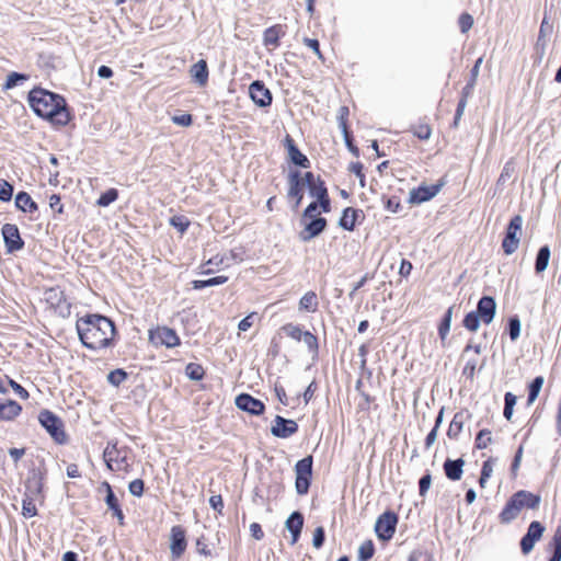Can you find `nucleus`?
Wrapping results in <instances>:
<instances>
[{
    "mask_svg": "<svg viewBox=\"0 0 561 561\" xmlns=\"http://www.w3.org/2000/svg\"><path fill=\"white\" fill-rule=\"evenodd\" d=\"M76 329L82 345L92 351L113 346L116 334L114 322L99 313H89L77 320Z\"/></svg>",
    "mask_w": 561,
    "mask_h": 561,
    "instance_id": "obj_1",
    "label": "nucleus"
},
{
    "mask_svg": "<svg viewBox=\"0 0 561 561\" xmlns=\"http://www.w3.org/2000/svg\"><path fill=\"white\" fill-rule=\"evenodd\" d=\"M28 104L38 116L54 125L65 126L70 121L65 99L47 90L33 89L28 94Z\"/></svg>",
    "mask_w": 561,
    "mask_h": 561,
    "instance_id": "obj_2",
    "label": "nucleus"
},
{
    "mask_svg": "<svg viewBox=\"0 0 561 561\" xmlns=\"http://www.w3.org/2000/svg\"><path fill=\"white\" fill-rule=\"evenodd\" d=\"M38 422L50 435L56 444L64 445L67 443V435L64 430V423L60 417L49 410L39 412Z\"/></svg>",
    "mask_w": 561,
    "mask_h": 561,
    "instance_id": "obj_3",
    "label": "nucleus"
},
{
    "mask_svg": "<svg viewBox=\"0 0 561 561\" xmlns=\"http://www.w3.org/2000/svg\"><path fill=\"white\" fill-rule=\"evenodd\" d=\"M127 447L118 448L116 440L107 442V445L103 451V460L106 468L111 471L122 470L129 466L127 459Z\"/></svg>",
    "mask_w": 561,
    "mask_h": 561,
    "instance_id": "obj_4",
    "label": "nucleus"
},
{
    "mask_svg": "<svg viewBox=\"0 0 561 561\" xmlns=\"http://www.w3.org/2000/svg\"><path fill=\"white\" fill-rule=\"evenodd\" d=\"M44 299L54 311L67 318L71 312V304L67 300L64 290L60 287H50L44 291Z\"/></svg>",
    "mask_w": 561,
    "mask_h": 561,
    "instance_id": "obj_5",
    "label": "nucleus"
},
{
    "mask_svg": "<svg viewBox=\"0 0 561 561\" xmlns=\"http://www.w3.org/2000/svg\"><path fill=\"white\" fill-rule=\"evenodd\" d=\"M523 217L515 215L508 222L502 248L505 254H513L519 244V234L522 233Z\"/></svg>",
    "mask_w": 561,
    "mask_h": 561,
    "instance_id": "obj_6",
    "label": "nucleus"
},
{
    "mask_svg": "<svg viewBox=\"0 0 561 561\" xmlns=\"http://www.w3.org/2000/svg\"><path fill=\"white\" fill-rule=\"evenodd\" d=\"M398 515L393 511L383 512L378 516L375 524L376 536L382 541L390 540L396 533Z\"/></svg>",
    "mask_w": 561,
    "mask_h": 561,
    "instance_id": "obj_7",
    "label": "nucleus"
},
{
    "mask_svg": "<svg viewBox=\"0 0 561 561\" xmlns=\"http://www.w3.org/2000/svg\"><path fill=\"white\" fill-rule=\"evenodd\" d=\"M444 185L445 182L442 180L434 184L422 183L410 191L408 203L412 205H420L428 202L439 193Z\"/></svg>",
    "mask_w": 561,
    "mask_h": 561,
    "instance_id": "obj_8",
    "label": "nucleus"
},
{
    "mask_svg": "<svg viewBox=\"0 0 561 561\" xmlns=\"http://www.w3.org/2000/svg\"><path fill=\"white\" fill-rule=\"evenodd\" d=\"M149 341L154 346H165L168 348L180 345L181 341L175 330L168 327H158L149 331Z\"/></svg>",
    "mask_w": 561,
    "mask_h": 561,
    "instance_id": "obj_9",
    "label": "nucleus"
},
{
    "mask_svg": "<svg viewBox=\"0 0 561 561\" xmlns=\"http://www.w3.org/2000/svg\"><path fill=\"white\" fill-rule=\"evenodd\" d=\"M309 180H320V178H288L287 198L293 210L299 208Z\"/></svg>",
    "mask_w": 561,
    "mask_h": 561,
    "instance_id": "obj_10",
    "label": "nucleus"
},
{
    "mask_svg": "<svg viewBox=\"0 0 561 561\" xmlns=\"http://www.w3.org/2000/svg\"><path fill=\"white\" fill-rule=\"evenodd\" d=\"M1 234L8 253H14L24 248V241L16 225L4 224L1 228Z\"/></svg>",
    "mask_w": 561,
    "mask_h": 561,
    "instance_id": "obj_11",
    "label": "nucleus"
},
{
    "mask_svg": "<svg viewBox=\"0 0 561 561\" xmlns=\"http://www.w3.org/2000/svg\"><path fill=\"white\" fill-rule=\"evenodd\" d=\"M545 531V526L538 522L534 520L529 524L526 534L520 539V550L523 554H528L534 549L536 542L540 540Z\"/></svg>",
    "mask_w": 561,
    "mask_h": 561,
    "instance_id": "obj_12",
    "label": "nucleus"
},
{
    "mask_svg": "<svg viewBox=\"0 0 561 561\" xmlns=\"http://www.w3.org/2000/svg\"><path fill=\"white\" fill-rule=\"evenodd\" d=\"M236 407L244 412H248L251 415H262L265 411V404L252 397L249 393H240L236 397L234 400Z\"/></svg>",
    "mask_w": 561,
    "mask_h": 561,
    "instance_id": "obj_13",
    "label": "nucleus"
},
{
    "mask_svg": "<svg viewBox=\"0 0 561 561\" xmlns=\"http://www.w3.org/2000/svg\"><path fill=\"white\" fill-rule=\"evenodd\" d=\"M298 428L296 421L276 415L271 427V434L277 438H288L296 434Z\"/></svg>",
    "mask_w": 561,
    "mask_h": 561,
    "instance_id": "obj_14",
    "label": "nucleus"
},
{
    "mask_svg": "<svg viewBox=\"0 0 561 561\" xmlns=\"http://www.w3.org/2000/svg\"><path fill=\"white\" fill-rule=\"evenodd\" d=\"M186 533L185 529L175 525L171 528L170 534V551L173 559H179L186 550Z\"/></svg>",
    "mask_w": 561,
    "mask_h": 561,
    "instance_id": "obj_15",
    "label": "nucleus"
},
{
    "mask_svg": "<svg viewBox=\"0 0 561 561\" xmlns=\"http://www.w3.org/2000/svg\"><path fill=\"white\" fill-rule=\"evenodd\" d=\"M309 221L305 224L304 229L299 233L301 241L307 242L320 236L327 228L328 221L324 217L318 216L308 218Z\"/></svg>",
    "mask_w": 561,
    "mask_h": 561,
    "instance_id": "obj_16",
    "label": "nucleus"
},
{
    "mask_svg": "<svg viewBox=\"0 0 561 561\" xmlns=\"http://www.w3.org/2000/svg\"><path fill=\"white\" fill-rule=\"evenodd\" d=\"M474 311L484 324H490L494 320L496 313V301L494 297L486 295L482 296L479 299Z\"/></svg>",
    "mask_w": 561,
    "mask_h": 561,
    "instance_id": "obj_17",
    "label": "nucleus"
},
{
    "mask_svg": "<svg viewBox=\"0 0 561 561\" xmlns=\"http://www.w3.org/2000/svg\"><path fill=\"white\" fill-rule=\"evenodd\" d=\"M522 507V502L517 497V493L515 492L505 503L503 510L499 514V520L501 524H510L519 515Z\"/></svg>",
    "mask_w": 561,
    "mask_h": 561,
    "instance_id": "obj_18",
    "label": "nucleus"
},
{
    "mask_svg": "<svg viewBox=\"0 0 561 561\" xmlns=\"http://www.w3.org/2000/svg\"><path fill=\"white\" fill-rule=\"evenodd\" d=\"M251 100L259 106L265 107L272 103V94L261 81H254L249 87Z\"/></svg>",
    "mask_w": 561,
    "mask_h": 561,
    "instance_id": "obj_19",
    "label": "nucleus"
},
{
    "mask_svg": "<svg viewBox=\"0 0 561 561\" xmlns=\"http://www.w3.org/2000/svg\"><path fill=\"white\" fill-rule=\"evenodd\" d=\"M22 412V405L15 400L0 399V422L14 421Z\"/></svg>",
    "mask_w": 561,
    "mask_h": 561,
    "instance_id": "obj_20",
    "label": "nucleus"
},
{
    "mask_svg": "<svg viewBox=\"0 0 561 561\" xmlns=\"http://www.w3.org/2000/svg\"><path fill=\"white\" fill-rule=\"evenodd\" d=\"M304 515L299 511L293 512L286 519L285 527L291 535V545L298 541L304 527Z\"/></svg>",
    "mask_w": 561,
    "mask_h": 561,
    "instance_id": "obj_21",
    "label": "nucleus"
},
{
    "mask_svg": "<svg viewBox=\"0 0 561 561\" xmlns=\"http://www.w3.org/2000/svg\"><path fill=\"white\" fill-rule=\"evenodd\" d=\"M465 460L462 458L450 459L447 458L443 463L444 473L447 479L458 481L463 473Z\"/></svg>",
    "mask_w": 561,
    "mask_h": 561,
    "instance_id": "obj_22",
    "label": "nucleus"
},
{
    "mask_svg": "<svg viewBox=\"0 0 561 561\" xmlns=\"http://www.w3.org/2000/svg\"><path fill=\"white\" fill-rule=\"evenodd\" d=\"M15 207L22 213L34 214L38 210V205L31 195L24 191L15 195Z\"/></svg>",
    "mask_w": 561,
    "mask_h": 561,
    "instance_id": "obj_23",
    "label": "nucleus"
},
{
    "mask_svg": "<svg viewBox=\"0 0 561 561\" xmlns=\"http://www.w3.org/2000/svg\"><path fill=\"white\" fill-rule=\"evenodd\" d=\"M360 214V209L346 207L339 219V226L346 231H353L355 229L357 218Z\"/></svg>",
    "mask_w": 561,
    "mask_h": 561,
    "instance_id": "obj_24",
    "label": "nucleus"
},
{
    "mask_svg": "<svg viewBox=\"0 0 561 561\" xmlns=\"http://www.w3.org/2000/svg\"><path fill=\"white\" fill-rule=\"evenodd\" d=\"M285 34L283 26L279 24L273 25L264 31L263 43L266 47L275 49L279 45V38Z\"/></svg>",
    "mask_w": 561,
    "mask_h": 561,
    "instance_id": "obj_25",
    "label": "nucleus"
},
{
    "mask_svg": "<svg viewBox=\"0 0 561 561\" xmlns=\"http://www.w3.org/2000/svg\"><path fill=\"white\" fill-rule=\"evenodd\" d=\"M104 502L107 508L112 512L113 516L117 518L119 525H124L125 515L113 489L108 490V494L105 495Z\"/></svg>",
    "mask_w": 561,
    "mask_h": 561,
    "instance_id": "obj_26",
    "label": "nucleus"
},
{
    "mask_svg": "<svg viewBox=\"0 0 561 561\" xmlns=\"http://www.w3.org/2000/svg\"><path fill=\"white\" fill-rule=\"evenodd\" d=\"M190 73L192 78L201 85H205L208 80V68L205 60H199L196 64H194L191 69Z\"/></svg>",
    "mask_w": 561,
    "mask_h": 561,
    "instance_id": "obj_27",
    "label": "nucleus"
},
{
    "mask_svg": "<svg viewBox=\"0 0 561 561\" xmlns=\"http://www.w3.org/2000/svg\"><path fill=\"white\" fill-rule=\"evenodd\" d=\"M551 251L549 245H542L539 248L536 260H535V272L540 274L545 272L549 265Z\"/></svg>",
    "mask_w": 561,
    "mask_h": 561,
    "instance_id": "obj_28",
    "label": "nucleus"
},
{
    "mask_svg": "<svg viewBox=\"0 0 561 561\" xmlns=\"http://www.w3.org/2000/svg\"><path fill=\"white\" fill-rule=\"evenodd\" d=\"M517 497L522 502L523 508L535 510L539 506L541 497L538 494L531 493L526 490L517 491Z\"/></svg>",
    "mask_w": 561,
    "mask_h": 561,
    "instance_id": "obj_29",
    "label": "nucleus"
},
{
    "mask_svg": "<svg viewBox=\"0 0 561 561\" xmlns=\"http://www.w3.org/2000/svg\"><path fill=\"white\" fill-rule=\"evenodd\" d=\"M463 423H465L463 412H457L454 415V417L449 424V427L447 431V436L450 439H457L463 428Z\"/></svg>",
    "mask_w": 561,
    "mask_h": 561,
    "instance_id": "obj_30",
    "label": "nucleus"
},
{
    "mask_svg": "<svg viewBox=\"0 0 561 561\" xmlns=\"http://www.w3.org/2000/svg\"><path fill=\"white\" fill-rule=\"evenodd\" d=\"M228 280L227 276L218 275L215 277H210L207 279H196L192 282V286L194 289L199 290L206 287L219 286L225 284Z\"/></svg>",
    "mask_w": 561,
    "mask_h": 561,
    "instance_id": "obj_31",
    "label": "nucleus"
},
{
    "mask_svg": "<svg viewBox=\"0 0 561 561\" xmlns=\"http://www.w3.org/2000/svg\"><path fill=\"white\" fill-rule=\"evenodd\" d=\"M299 309L308 312H316L318 298L314 291H307L299 300Z\"/></svg>",
    "mask_w": 561,
    "mask_h": 561,
    "instance_id": "obj_32",
    "label": "nucleus"
},
{
    "mask_svg": "<svg viewBox=\"0 0 561 561\" xmlns=\"http://www.w3.org/2000/svg\"><path fill=\"white\" fill-rule=\"evenodd\" d=\"M545 379L542 376L535 377L528 385V397L527 404H533L539 396V392L543 386Z\"/></svg>",
    "mask_w": 561,
    "mask_h": 561,
    "instance_id": "obj_33",
    "label": "nucleus"
},
{
    "mask_svg": "<svg viewBox=\"0 0 561 561\" xmlns=\"http://www.w3.org/2000/svg\"><path fill=\"white\" fill-rule=\"evenodd\" d=\"M312 465L313 459L311 456L298 460L295 465L296 476L312 477Z\"/></svg>",
    "mask_w": 561,
    "mask_h": 561,
    "instance_id": "obj_34",
    "label": "nucleus"
},
{
    "mask_svg": "<svg viewBox=\"0 0 561 561\" xmlns=\"http://www.w3.org/2000/svg\"><path fill=\"white\" fill-rule=\"evenodd\" d=\"M453 310H454V307L451 306L445 311V313L440 320V323L438 325V335L442 341H444L449 333L451 318H453Z\"/></svg>",
    "mask_w": 561,
    "mask_h": 561,
    "instance_id": "obj_35",
    "label": "nucleus"
},
{
    "mask_svg": "<svg viewBox=\"0 0 561 561\" xmlns=\"http://www.w3.org/2000/svg\"><path fill=\"white\" fill-rule=\"evenodd\" d=\"M288 156L293 163L304 168H308L309 161L305 154H302L293 144L288 140Z\"/></svg>",
    "mask_w": 561,
    "mask_h": 561,
    "instance_id": "obj_36",
    "label": "nucleus"
},
{
    "mask_svg": "<svg viewBox=\"0 0 561 561\" xmlns=\"http://www.w3.org/2000/svg\"><path fill=\"white\" fill-rule=\"evenodd\" d=\"M217 260V257H214V259H210L208 261V264H222V263H227V265L229 264L230 261H234V262H242L243 261V251L242 249H232L229 251L228 254H225L219 261H215Z\"/></svg>",
    "mask_w": 561,
    "mask_h": 561,
    "instance_id": "obj_37",
    "label": "nucleus"
},
{
    "mask_svg": "<svg viewBox=\"0 0 561 561\" xmlns=\"http://www.w3.org/2000/svg\"><path fill=\"white\" fill-rule=\"evenodd\" d=\"M550 546L552 548V556L548 561H561V525L557 527Z\"/></svg>",
    "mask_w": 561,
    "mask_h": 561,
    "instance_id": "obj_38",
    "label": "nucleus"
},
{
    "mask_svg": "<svg viewBox=\"0 0 561 561\" xmlns=\"http://www.w3.org/2000/svg\"><path fill=\"white\" fill-rule=\"evenodd\" d=\"M522 323L517 314L511 316L507 320V333L512 341H516L520 335Z\"/></svg>",
    "mask_w": 561,
    "mask_h": 561,
    "instance_id": "obj_39",
    "label": "nucleus"
},
{
    "mask_svg": "<svg viewBox=\"0 0 561 561\" xmlns=\"http://www.w3.org/2000/svg\"><path fill=\"white\" fill-rule=\"evenodd\" d=\"M301 341L306 344L309 353L312 355V358H317L319 354V342L318 337L312 334L310 331H306Z\"/></svg>",
    "mask_w": 561,
    "mask_h": 561,
    "instance_id": "obj_40",
    "label": "nucleus"
},
{
    "mask_svg": "<svg viewBox=\"0 0 561 561\" xmlns=\"http://www.w3.org/2000/svg\"><path fill=\"white\" fill-rule=\"evenodd\" d=\"M375 554V545L371 540L364 541L358 548L357 560L369 561Z\"/></svg>",
    "mask_w": 561,
    "mask_h": 561,
    "instance_id": "obj_41",
    "label": "nucleus"
},
{
    "mask_svg": "<svg viewBox=\"0 0 561 561\" xmlns=\"http://www.w3.org/2000/svg\"><path fill=\"white\" fill-rule=\"evenodd\" d=\"M185 374L188 379L199 381L204 378L205 370L199 364L188 363L185 367Z\"/></svg>",
    "mask_w": 561,
    "mask_h": 561,
    "instance_id": "obj_42",
    "label": "nucleus"
},
{
    "mask_svg": "<svg viewBox=\"0 0 561 561\" xmlns=\"http://www.w3.org/2000/svg\"><path fill=\"white\" fill-rule=\"evenodd\" d=\"M128 374L123 368H116L108 373L107 382L114 387H119L126 379Z\"/></svg>",
    "mask_w": 561,
    "mask_h": 561,
    "instance_id": "obj_43",
    "label": "nucleus"
},
{
    "mask_svg": "<svg viewBox=\"0 0 561 561\" xmlns=\"http://www.w3.org/2000/svg\"><path fill=\"white\" fill-rule=\"evenodd\" d=\"M118 198V191L116 188H108L103 192L96 201L100 207H107Z\"/></svg>",
    "mask_w": 561,
    "mask_h": 561,
    "instance_id": "obj_44",
    "label": "nucleus"
},
{
    "mask_svg": "<svg viewBox=\"0 0 561 561\" xmlns=\"http://www.w3.org/2000/svg\"><path fill=\"white\" fill-rule=\"evenodd\" d=\"M480 322H482L481 318L473 310L465 316L462 324L468 331L476 332L480 327Z\"/></svg>",
    "mask_w": 561,
    "mask_h": 561,
    "instance_id": "obj_45",
    "label": "nucleus"
},
{
    "mask_svg": "<svg viewBox=\"0 0 561 561\" xmlns=\"http://www.w3.org/2000/svg\"><path fill=\"white\" fill-rule=\"evenodd\" d=\"M491 434H492L491 431L488 428H483V430L479 431L476 436V440H474L476 448H478V449L486 448L492 442Z\"/></svg>",
    "mask_w": 561,
    "mask_h": 561,
    "instance_id": "obj_46",
    "label": "nucleus"
},
{
    "mask_svg": "<svg viewBox=\"0 0 561 561\" xmlns=\"http://www.w3.org/2000/svg\"><path fill=\"white\" fill-rule=\"evenodd\" d=\"M169 224L179 232L184 233L188 229L191 222L186 216L175 215L170 218Z\"/></svg>",
    "mask_w": 561,
    "mask_h": 561,
    "instance_id": "obj_47",
    "label": "nucleus"
},
{
    "mask_svg": "<svg viewBox=\"0 0 561 561\" xmlns=\"http://www.w3.org/2000/svg\"><path fill=\"white\" fill-rule=\"evenodd\" d=\"M306 190H308V193L310 196L316 197V199L319 198V193L322 191L323 193L328 192V188L323 181L320 180H309L308 185H306Z\"/></svg>",
    "mask_w": 561,
    "mask_h": 561,
    "instance_id": "obj_48",
    "label": "nucleus"
},
{
    "mask_svg": "<svg viewBox=\"0 0 561 561\" xmlns=\"http://www.w3.org/2000/svg\"><path fill=\"white\" fill-rule=\"evenodd\" d=\"M282 330L284 331V333L291 337L293 340L295 341H301V339L304 337V334L306 333V331H302V329L300 328V325L298 324H294V323H287L285 324Z\"/></svg>",
    "mask_w": 561,
    "mask_h": 561,
    "instance_id": "obj_49",
    "label": "nucleus"
},
{
    "mask_svg": "<svg viewBox=\"0 0 561 561\" xmlns=\"http://www.w3.org/2000/svg\"><path fill=\"white\" fill-rule=\"evenodd\" d=\"M22 515L26 518H31L37 515V508L33 502V499L28 494H25L22 501Z\"/></svg>",
    "mask_w": 561,
    "mask_h": 561,
    "instance_id": "obj_50",
    "label": "nucleus"
},
{
    "mask_svg": "<svg viewBox=\"0 0 561 561\" xmlns=\"http://www.w3.org/2000/svg\"><path fill=\"white\" fill-rule=\"evenodd\" d=\"M312 477L296 476L295 488L299 495L308 493Z\"/></svg>",
    "mask_w": 561,
    "mask_h": 561,
    "instance_id": "obj_51",
    "label": "nucleus"
},
{
    "mask_svg": "<svg viewBox=\"0 0 561 561\" xmlns=\"http://www.w3.org/2000/svg\"><path fill=\"white\" fill-rule=\"evenodd\" d=\"M14 187L4 179H0V201L10 202L13 196Z\"/></svg>",
    "mask_w": 561,
    "mask_h": 561,
    "instance_id": "obj_52",
    "label": "nucleus"
},
{
    "mask_svg": "<svg viewBox=\"0 0 561 561\" xmlns=\"http://www.w3.org/2000/svg\"><path fill=\"white\" fill-rule=\"evenodd\" d=\"M432 484V476L426 471L419 480V494L425 496Z\"/></svg>",
    "mask_w": 561,
    "mask_h": 561,
    "instance_id": "obj_53",
    "label": "nucleus"
},
{
    "mask_svg": "<svg viewBox=\"0 0 561 561\" xmlns=\"http://www.w3.org/2000/svg\"><path fill=\"white\" fill-rule=\"evenodd\" d=\"M128 491L131 495L140 497L145 491V482L141 479H135L128 484Z\"/></svg>",
    "mask_w": 561,
    "mask_h": 561,
    "instance_id": "obj_54",
    "label": "nucleus"
},
{
    "mask_svg": "<svg viewBox=\"0 0 561 561\" xmlns=\"http://www.w3.org/2000/svg\"><path fill=\"white\" fill-rule=\"evenodd\" d=\"M325 541V530L322 526H319L313 531L312 545L316 549H320Z\"/></svg>",
    "mask_w": 561,
    "mask_h": 561,
    "instance_id": "obj_55",
    "label": "nucleus"
},
{
    "mask_svg": "<svg viewBox=\"0 0 561 561\" xmlns=\"http://www.w3.org/2000/svg\"><path fill=\"white\" fill-rule=\"evenodd\" d=\"M385 208L392 214H397L402 209V205L397 196H390L385 203Z\"/></svg>",
    "mask_w": 561,
    "mask_h": 561,
    "instance_id": "obj_56",
    "label": "nucleus"
},
{
    "mask_svg": "<svg viewBox=\"0 0 561 561\" xmlns=\"http://www.w3.org/2000/svg\"><path fill=\"white\" fill-rule=\"evenodd\" d=\"M317 203L319 205V208H321L323 213H329L331 210V201L328 192L323 193L322 191H320Z\"/></svg>",
    "mask_w": 561,
    "mask_h": 561,
    "instance_id": "obj_57",
    "label": "nucleus"
},
{
    "mask_svg": "<svg viewBox=\"0 0 561 561\" xmlns=\"http://www.w3.org/2000/svg\"><path fill=\"white\" fill-rule=\"evenodd\" d=\"M26 77L24 75H20L18 72H12L8 76L7 81L4 83V89L9 90L14 88L19 81L25 80Z\"/></svg>",
    "mask_w": 561,
    "mask_h": 561,
    "instance_id": "obj_58",
    "label": "nucleus"
},
{
    "mask_svg": "<svg viewBox=\"0 0 561 561\" xmlns=\"http://www.w3.org/2000/svg\"><path fill=\"white\" fill-rule=\"evenodd\" d=\"M9 385L13 389V391L23 400L28 399L30 393L28 391L22 387L19 382H16L13 379H9Z\"/></svg>",
    "mask_w": 561,
    "mask_h": 561,
    "instance_id": "obj_59",
    "label": "nucleus"
},
{
    "mask_svg": "<svg viewBox=\"0 0 561 561\" xmlns=\"http://www.w3.org/2000/svg\"><path fill=\"white\" fill-rule=\"evenodd\" d=\"M473 25V18L470 14L463 13L459 18V26L462 33L468 32Z\"/></svg>",
    "mask_w": 561,
    "mask_h": 561,
    "instance_id": "obj_60",
    "label": "nucleus"
},
{
    "mask_svg": "<svg viewBox=\"0 0 561 561\" xmlns=\"http://www.w3.org/2000/svg\"><path fill=\"white\" fill-rule=\"evenodd\" d=\"M495 462H496V458H492V457L489 458L488 460L483 461L480 476H483L489 479L492 476L493 467H494Z\"/></svg>",
    "mask_w": 561,
    "mask_h": 561,
    "instance_id": "obj_61",
    "label": "nucleus"
},
{
    "mask_svg": "<svg viewBox=\"0 0 561 561\" xmlns=\"http://www.w3.org/2000/svg\"><path fill=\"white\" fill-rule=\"evenodd\" d=\"M408 561H432V557L425 551L415 550L411 552Z\"/></svg>",
    "mask_w": 561,
    "mask_h": 561,
    "instance_id": "obj_62",
    "label": "nucleus"
},
{
    "mask_svg": "<svg viewBox=\"0 0 561 561\" xmlns=\"http://www.w3.org/2000/svg\"><path fill=\"white\" fill-rule=\"evenodd\" d=\"M477 363L474 359H470L466 363L462 375H465L467 378L473 379L476 374Z\"/></svg>",
    "mask_w": 561,
    "mask_h": 561,
    "instance_id": "obj_63",
    "label": "nucleus"
},
{
    "mask_svg": "<svg viewBox=\"0 0 561 561\" xmlns=\"http://www.w3.org/2000/svg\"><path fill=\"white\" fill-rule=\"evenodd\" d=\"M25 486H26L27 491L32 494L41 493V491H42V482L36 478L28 480L26 482Z\"/></svg>",
    "mask_w": 561,
    "mask_h": 561,
    "instance_id": "obj_64",
    "label": "nucleus"
}]
</instances>
